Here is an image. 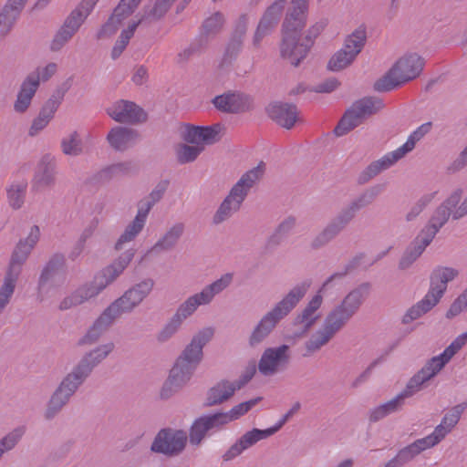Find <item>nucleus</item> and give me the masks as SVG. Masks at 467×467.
<instances>
[{"label": "nucleus", "instance_id": "c9c22d12", "mask_svg": "<svg viewBox=\"0 0 467 467\" xmlns=\"http://www.w3.org/2000/svg\"><path fill=\"white\" fill-rule=\"evenodd\" d=\"M400 159L402 158L400 156L396 150L385 154L382 158L372 161L366 169L360 172L358 178V182L359 184L367 183L381 171L394 165Z\"/></svg>", "mask_w": 467, "mask_h": 467}, {"label": "nucleus", "instance_id": "412c9836", "mask_svg": "<svg viewBox=\"0 0 467 467\" xmlns=\"http://www.w3.org/2000/svg\"><path fill=\"white\" fill-rule=\"evenodd\" d=\"M105 285L96 275L91 282L86 283L77 288L68 296H66L59 304L60 310H67L79 306L97 296L105 289Z\"/></svg>", "mask_w": 467, "mask_h": 467}, {"label": "nucleus", "instance_id": "5701e85b", "mask_svg": "<svg viewBox=\"0 0 467 467\" xmlns=\"http://www.w3.org/2000/svg\"><path fill=\"white\" fill-rule=\"evenodd\" d=\"M433 447L434 444L427 436L418 439L400 449L396 455L388 461L383 467H403L412 462L422 451Z\"/></svg>", "mask_w": 467, "mask_h": 467}, {"label": "nucleus", "instance_id": "7c9ffc66", "mask_svg": "<svg viewBox=\"0 0 467 467\" xmlns=\"http://www.w3.org/2000/svg\"><path fill=\"white\" fill-rule=\"evenodd\" d=\"M27 0H7L0 11V36H7L16 23L26 4Z\"/></svg>", "mask_w": 467, "mask_h": 467}, {"label": "nucleus", "instance_id": "bf43d9fd", "mask_svg": "<svg viewBox=\"0 0 467 467\" xmlns=\"http://www.w3.org/2000/svg\"><path fill=\"white\" fill-rule=\"evenodd\" d=\"M139 26L140 24L137 21H133L127 28L121 31L111 51V57L113 59L118 58L122 54Z\"/></svg>", "mask_w": 467, "mask_h": 467}, {"label": "nucleus", "instance_id": "0e129e2a", "mask_svg": "<svg viewBox=\"0 0 467 467\" xmlns=\"http://www.w3.org/2000/svg\"><path fill=\"white\" fill-rule=\"evenodd\" d=\"M145 223L139 218H134L133 221L128 224L124 233L118 239L115 248L116 250L122 249L124 244L131 242L142 231Z\"/></svg>", "mask_w": 467, "mask_h": 467}, {"label": "nucleus", "instance_id": "f3484780", "mask_svg": "<svg viewBox=\"0 0 467 467\" xmlns=\"http://www.w3.org/2000/svg\"><path fill=\"white\" fill-rule=\"evenodd\" d=\"M213 334L214 331L212 327H205L197 332L179 356L177 361L196 369L202 359V348L211 341Z\"/></svg>", "mask_w": 467, "mask_h": 467}, {"label": "nucleus", "instance_id": "ddd939ff", "mask_svg": "<svg viewBox=\"0 0 467 467\" xmlns=\"http://www.w3.org/2000/svg\"><path fill=\"white\" fill-rule=\"evenodd\" d=\"M285 0H275L264 12L252 36V47L259 49L265 37L270 36L278 25Z\"/></svg>", "mask_w": 467, "mask_h": 467}, {"label": "nucleus", "instance_id": "3c124183", "mask_svg": "<svg viewBox=\"0 0 467 467\" xmlns=\"http://www.w3.org/2000/svg\"><path fill=\"white\" fill-rule=\"evenodd\" d=\"M467 343V332L459 335L444 350L431 359L442 369L452 357Z\"/></svg>", "mask_w": 467, "mask_h": 467}, {"label": "nucleus", "instance_id": "b1692460", "mask_svg": "<svg viewBox=\"0 0 467 467\" xmlns=\"http://www.w3.org/2000/svg\"><path fill=\"white\" fill-rule=\"evenodd\" d=\"M441 370V369L431 359H429L425 365L408 380L400 393L405 399L413 397L423 389L425 384L438 375Z\"/></svg>", "mask_w": 467, "mask_h": 467}, {"label": "nucleus", "instance_id": "603ef678", "mask_svg": "<svg viewBox=\"0 0 467 467\" xmlns=\"http://www.w3.org/2000/svg\"><path fill=\"white\" fill-rule=\"evenodd\" d=\"M296 225V218L293 215L285 217L269 236L267 245L275 247L279 245L288 236Z\"/></svg>", "mask_w": 467, "mask_h": 467}, {"label": "nucleus", "instance_id": "680f3d73", "mask_svg": "<svg viewBox=\"0 0 467 467\" xmlns=\"http://www.w3.org/2000/svg\"><path fill=\"white\" fill-rule=\"evenodd\" d=\"M275 434V430L271 428L265 430L253 429L244 433L240 438V441L244 445L245 451L256 444L258 441L267 439Z\"/></svg>", "mask_w": 467, "mask_h": 467}, {"label": "nucleus", "instance_id": "58836bf2", "mask_svg": "<svg viewBox=\"0 0 467 467\" xmlns=\"http://www.w3.org/2000/svg\"><path fill=\"white\" fill-rule=\"evenodd\" d=\"M174 2L175 0H155L154 3L146 5L142 9L140 18L137 22L141 26H149L160 21Z\"/></svg>", "mask_w": 467, "mask_h": 467}, {"label": "nucleus", "instance_id": "4d7b16f0", "mask_svg": "<svg viewBox=\"0 0 467 467\" xmlns=\"http://www.w3.org/2000/svg\"><path fill=\"white\" fill-rule=\"evenodd\" d=\"M431 127V123L427 122L417 128L409 136L407 141L396 150L400 156L403 158L407 153L410 152L415 148L416 143L430 131Z\"/></svg>", "mask_w": 467, "mask_h": 467}, {"label": "nucleus", "instance_id": "6e6d98bb", "mask_svg": "<svg viewBox=\"0 0 467 467\" xmlns=\"http://www.w3.org/2000/svg\"><path fill=\"white\" fill-rule=\"evenodd\" d=\"M62 152L68 156L77 157L83 153L84 146L79 134L73 131L61 140Z\"/></svg>", "mask_w": 467, "mask_h": 467}, {"label": "nucleus", "instance_id": "864d4df0", "mask_svg": "<svg viewBox=\"0 0 467 467\" xmlns=\"http://www.w3.org/2000/svg\"><path fill=\"white\" fill-rule=\"evenodd\" d=\"M69 401L70 399L55 389L47 403L44 418L47 420H53Z\"/></svg>", "mask_w": 467, "mask_h": 467}, {"label": "nucleus", "instance_id": "4468645a", "mask_svg": "<svg viewBox=\"0 0 467 467\" xmlns=\"http://www.w3.org/2000/svg\"><path fill=\"white\" fill-rule=\"evenodd\" d=\"M281 34L280 56L292 66L297 67L306 57L311 47L305 38L301 39V33L281 32Z\"/></svg>", "mask_w": 467, "mask_h": 467}, {"label": "nucleus", "instance_id": "49530a36", "mask_svg": "<svg viewBox=\"0 0 467 467\" xmlns=\"http://www.w3.org/2000/svg\"><path fill=\"white\" fill-rule=\"evenodd\" d=\"M183 233L184 224L182 223H176L155 243L151 251L161 253L172 250L177 245Z\"/></svg>", "mask_w": 467, "mask_h": 467}, {"label": "nucleus", "instance_id": "8fccbe9b", "mask_svg": "<svg viewBox=\"0 0 467 467\" xmlns=\"http://www.w3.org/2000/svg\"><path fill=\"white\" fill-rule=\"evenodd\" d=\"M209 305L201 292L190 296L185 301L179 305L174 315L182 322L192 317L199 306Z\"/></svg>", "mask_w": 467, "mask_h": 467}, {"label": "nucleus", "instance_id": "f257e3e1", "mask_svg": "<svg viewBox=\"0 0 467 467\" xmlns=\"http://www.w3.org/2000/svg\"><path fill=\"white\" fill-rule=\"evenodd\" d=\"M370 285L363 283L349 291L344 298L335 305L327 314L322 326L305 343L306 353L310 356L327 345L358 312L369 294Z\"/></svg>", "mask_w": 467, "mask_h": 467}, {"label": "nucleus", "instance_id": "774afa93", "mask_svg": "<svg viewBox=\"0 0 467 467\" xmlns=\"http://www.w3.org/2000/svg\"><path fill=\"white\" fill-rule=\"evenodd\" d=\"M203 149V146L199 144H182L177 150V159L180 163L192 162L196 160Z\"/></svg>", "mask_w": 467, "mask_h": 467}, {"label": "nucleus", "instance_id": "ea45409f", "mask_svg": "<svg viewBox=\"0 0 467 467\" xmlns=\"http://www.w3.org/2000/svg\"><path fill=\"white\" fill-rule=\"evenodd\" d=\"M223 127L215 124L211 127H192L188 130L185 140L192 144H213L219 140V134Z\"/></svg>", "mask_w": 467, "mask_h": 467}, {"label": "nucleus", "instance_id": "de8ad7c7", "mask_svg": "<svg viewBox=\"0 0 467 467\" xmlns=\"http://www.w3.org/2000/svg\"><path fill=\"white\" fill-rule=\"evenodd\" d=\"M28 183L26 179L15 180L7 185L6 199L9 206L14 210L20 209L26 200Z\"/></svg>", "mask_w": 467, "mask_h": 467}, {"label": "nucleus", "instance_id": "423d86ee", "mask_svg": "<svg viewBox=\"0 0 467 467\" xmlns=\"http://www.w3.org/2000/svg\"><path fill=\"white\" fill-rule=\"evenodd\" d=\"M424 59L418 54H408L400 57L392 67L374 84L375 90L387 92L398 88L420 76Z\"/></svg>", "mask_w": 467, "mask_h": 467}, {"label": "nucleus", "instance_id": "20e7f679", "mask_svg": "<svg viewBox=\"0 0 467 467\" xmlns=\"http://www.w3.org/2000/svg\"><path fill=\"white\" fill-rule=\"evenodd\" d=\"M265 171V164L261 161L256 167L247 171L241 176L214 213L213 218L214 224L222 223L239 211L250 190L259 182Z\"/></svg>", "mask_w": 467, "mask_h": 467}, {"label": "nucleus", "instance_id": "f8f14e48", "mask_svg": "<svg viewBox=\"0 0 467 467\" xmlns=\"http://www.w3.org/2000/svg\"><path fill=\"white\" fill-rule=\"evenodd\" d=\"M187 439V433L182 430L162 429L154 438L150 450L166 456H176L184 450Z\"/></svg>", "mask_w": 467, "mask_h": 467}, {"label": "nucleus", "instance_id": "c85d7f7f", "mask_svg": "<svg viewBox=\"0 0 467 467\" xmlns=\"http://www.w3.org/2000/svg\"><path fill=\"white\" fill-rule=\"evenodd\" d=\"M214 107L223 112L238 113L248 109L249 98L239 92H226L213 99Z\"/></svg>", "mask_w": 467, "mask_h": 467}, {"label": "nucleus", "instance_id": "e433bc0d", "mask_svg": "<svg viewBox=\"0 0 467 467\" xmlns=\"http://www.w3.org/2000/svg\"><path fill=\"white\" fill-rule=\"evenodd\" d=\"M114 348L113 342L101 344L83 355L77 364L90 376L94 368L106 359Z\"/></svg>", "mask_w": 467, "mask_h": 467}, {"label": "nucleus", "instance_id": "2eb2a0df", "mask_svg": "<svg viewBox=\"0 0 467 467\" xmlns=\"http://www.w3.org/2000/svg\"><path fill=\"white\" fill-rule=\"evenodd\" d=\"M71 78L67 79L42 107L38 116L33 120L29 130V135L35 136L47 127L53 119L55 112L61 104L65 94L71 87Z\"/></svg>", "mask_w": 467, "mask_h": 467}, {"label": "nucleus", "instance_id": "13d9d810", "mask_svg": "<svg viewBox=\"0 0 467 467\" xmlns=\"http://www.w3.org/2000/svg\"><path fill=\"white\" fill-rule=\"evenodd\" d=\"M183 323L184 322L173 314L172 317L164 324L161 329L156 334V340L159 343L168 342L179 332Z\"/></svg>", "mask_w": 467, "mask_h": 467}, {"label": "nucleus", "instance_id": "4c0bfd02", "mask_svg": "<svg viewBox=\"0 0 467 467\" xmlns=\"http://www.w3.org/2000/svg\"><path fill=\"white\" fill-rule=\"evenodd\" d=\"M97 1L98 0H82L65 18L62 26L76 34L93 10Z\"/></svg>", "mask_w": 467, "mask_h": 467}, {"label": "nucleus", "instance_id": "c03bdc74", "mask_svg": "<svg viewBox=\"0 0 467 467\" xmlns=\"http://www.w3.org/2000/svg\"><path fill=\"white\" fill-rule=\"evenodd\" d=\"M36 78V76H27L23 81L14 104V109L16 112L23 113L30 106L32 99L38 88Z\"/></svg>", "mask_w": 467, "mask_h": 467}, {"label": "nucleus", "instance_id": "5fc2aeb1", "mask_svg": "<svg viewBox=\"0 0 467 467\" xmlns=\"http://www.w3.org/2000/svg\"><path fill=\"white\" fill-rule=\"evenodd\" d=\"M261 398L252 399L248 401L242 402L233 407L228 412H218L223 425L225 426L229 422L239 419L241 416L248 412L254 406H255Z\"/></svg>", "mask_w": 467, "mask_h": 467}, {"label": "nucleus", "instance_id": "cd10ccee", "mask_svg": "<svg viewBox=\"0 0 467 467\" xmlns=\"http://www.w3.org/2000/svg\"><path fill=\"white\" fill-rule=\"evenodd\" d=\"M266 111L271 119L287 130L299 120L297 108L294 104L275 102L266 108Z\"/></svg>", "mask_w": 467, "mask_h": 467}, {"label": "nucleus", "instance_id": "a211bd4d", "mask_svg": "<svg viewBox=\"0 0 467 467\" xmlns=\"http://www.w3.org/2000/svg\"><path fill=\"white\" fill-rule=\"evenodd\" d=\"M107 113L119 123L138 124L147 120V113L136 103L119 99L107 109Z\"/></svg>", "mask_w": 467, "mask_h": 467}, {"label": "nucleus", "instance_id": "c756f323", "mask_svg": "<svg viewBox=\"0 0 467 467\" xmlns=\"http://www.w3.org/2000/svg\"><path fill=\"white\" fill-rule=\"evenodd\" d=\"M381 188L377 185L364 191L357 199L352 201L337 213L348 224L356 217L357 213L370 205L380 193Z\"/></svg>", "mask_w": 467, "mask_h": 467}, {"label": "nucleus", "instance_id": "a878e982", "mask_svg": "<svg viewBox=\"0 0 467 467\" xmlns=\"http://www.w3.org/2000/svg\"><path fill=\"white\" fill-rule=\"evenodd\" d=\"M466 407V403H461L453 406L447 413H445L441 423L435 427L433 431L427 435L434 446L439 444L458 424Z\"/></svg>", "mask_w": 467, "mask_h": 467}, {"label": "nucleus", "instance_id": "a18cd8bd", "mask_svg": "<svg viewBox=\"0 0 467 467\" xmlns=\"http://www.w3.org/2000/svg\"><path fill=\"white\" fill-rule=\"evenodd\" d=\"M224 23V16L222 13H213L202 22L198 39L207 46L208 42L222 31Z\"/></svg>", "mask_w": 467, "mask_h": 467}, {"label": "nucleus", "instance_id": "2f4dec72", "mask_svg": "<svg viewBox=\"0 0 467 467\" xmlns=\"http://www.w3.org/2000/svg\"><path fill=\"white\" fill-rule=\"evenodd\" d=\"M88 377L89 375L79 365L76 364L63 377L55 389L71 400Z\"/></svg>", "mask_w": 467, "mask_h": 467}, {"label": "nucleus", "instance_id": "aec40b11", "mask_svg": "<svg viewBox=\"0 0 467 467\" xmlns=\"http://www.w3.org/2000/svg\"><path fill=\"white\" fill-rule=\"evenodd\" d=\"M323 304L322 293L319 291L309 300L306 306L295 317L293 324L298 327L296 337L306 334L320 318V309Z\"/></svg>", "mask_w": 467, "mask_h": 467}, {"label": "nucleus", "instance_id": "4be33fe9", "mask_svg": "<svg viewBox=\"0 0 467 467\" xmlns=\"http://www.w3.org/2000/svg\"><path fill=\"white\" fill-rule=\"evenodd\" d=\"M308 0H292L282 24L281 32L302 33L306 26Z\"/></svg>", "mask_w": 467, "mask_h": 467}, {"label": "nucleus", "instance_id": "dca6fc26", "mask_svg": "<svg viewBox=\"0 0 467 467\" xmlns=\"http://www.w3.org/2000/svg\"><path fill=\"white\" fill-rule=\"evenodd\" d=\"M40 230L37 225H33L26 239H21L16 245L7 269L8 274L19 277L22 268L32 250L39 241Z\"/></svg>", "mask_w": 467, "mask_h": 467}, {"label": "nucleus", "instance_id": "09e8293b", "mask_svg": "<svg viewBox=\"0 0 467 467\" xmlns=\"http://www.w3.org/2000/svg\"><path fill=\"white\" fill-rule=\"evenodd\" d=\"M234 281V274L226 273L221 275L213 283L205 285L200 292L202 296L205 298L208 304H211L215 296L221 294L228 288Z\"/></svg>", "mask_w": 467, "mask_h": 467}, {"label": "nucleus", "instance_id": "393cba45", "mask_svg": "<svg viewBox=\"0 0 467 467\" xmlns=\"http://www.w3.org/2000/svg\"><path fill=\"white\" fill-rule=\"evenodd\" d=\"M56 182V163L54 158L50 155H45L38 162L34 177L32 179L31 189L34 192H40L50 188Z\"/></svg>", "mask_w": 467, "mask_h": 467}, {"label": "nucleus", "instance_id": "6e6552de", "mask_svg": "<svg viewBox=\"0 0 467 467\" xmlns=\"http://www.w3.org/2000/svg\"><path fill=\"white\" fill-rule=\"evenodd\" d=\"M383 108L381 99L377 98H363L351 106L335 128V134L338 137L348 133L360 125L365 119L377 113Z\"/></svg>", "mask_w": 467, "mask_h": 467}, {"label": "nucleus", "instance_id": "69168bd1", "mask_svg": "<svg viewBox=\"0 0 467 467\" xmlns=\"http://www.w3.org/2000/svg\"><path fill=\"white\" fill-rule=\"evenodd\" d=\"M435 195L436 192L426 193L413 203L405 214L406 222L410 223L415 221L423 210L432 202Z\"/></svg>", "mask_w": 467, "mask_h": 467}, {"label": "nucleus", "instance_id": "a19ab883", "mask_svg": "<svg viewBox=\"0 0 467 467\" xmlns=\"http://www.w3.org/2000/svg\"><path fill=\"white\" fill-rule=\"evenodd\" d=\"M139 139L137 130L126 127H115L107 136L109 145L116 150H125Z\"/></svg>", "mask_w": 467, "mask_h": 467}, {"label": "nucleus", "instance_id": "f704fd0d", "mask_svg": "<svg viewBox=\"0 0 467 467\" xmlns=\"http://www.w3.org/2000/svg\"><path fill=\"white\" fill-rule=\"evenodd\" d=\"M431 240L423 235L420 232L410 243L405 249L399 262V268L406 270L410 268L423 254L425 249L431 244Z\"/></svg>", "mask_w": 467, "mask_h": 467}, {"label": "nucleus", "instance_id": "79ce46f5", "mask_svg": "<svg viewBox=\"0 0 467 467\" xmlns=\"http://www.w3.org/2000/svg\"><path fill=\"white\" fill-rule=\"evenodd\" d=\"M236 390L232 381L221 380L208 389L204 405H220L233 397Z\"/></svg>", "mask_w": 467, "mask_h": 467}, {"label": "nucleus", "instance_id": "f03ea898", "mask_svg": "<svg viewBox=\"0 0 467 467\" xmlns=\"http://www.w3.org/2000/svg\"><path fill=\"white\" fill-rule=\"evenodd\" d=\"M310 285L311 282L307 280L296 285L271 310L266 312L251 332L248 339L249 346L255 348L262 344L278 323L287 317L304 298Z\"/></svg>", "mask_w": 467, "mask_h": 467}, {"label": "nucleus", "instance_id": "1a4fd4ad", "mask_svg": "<svg viewBox=\"0 0 467 467\" xmlns=\"http://www.w3.org/2000/svg\"><path fill=\"white\" fill-rule=\"evenodd\" d=\"M367 40L365 28L358 27L348 35L343 47L337 51L328 60L327 69L337 72L349 67L363 49Z\"/></svg>", "mask_w": 467, "mask_h": 467}, {"label": "nucleus", "instance_id": "0eeeda50", "mask_svg": "<svg viewBox=\"0 0 467 467\" xmlns=\"http://www.w3.org/2000/svg\"><path fill=\"white\" fill-rule=\"evenodd\" d=\"M67 280L66 257L61 253L52 254L43 265L37 279V298L42 302L49 294L64 285Z\"/></svg>", "mask_w": 467, "mask_h": 467}, {"label": "nucleus", "instance_id": "37998d69", "mask_svg": "<svg viewBox=\"0 0 467 467\" xmlns=\"http://www.w3.org/2000/svg\"><path fill=\"white\" fill-rule=\"evenodd\" d=\"M406 399L400 392L394 398L384 402L373 409L368 412V420L370 422H377L386 418L387 416L400 411L405 405Z\"/></svg>", "mask_w": 467, "mask_h": 467}, {"label": "nucleus", "instance_id": "9b49d317", "mask_svg": "<svg viewBox=\"0 0 467 467\" xmlns=\"http://www.w3.org/2000/svg\"><path fill=\"white\" fill-rule=\"evenodd\" d=\"M292 354L288 345L266 348L258 361L257 369L264 377H273L285 371L291 363Z\"/></svg>", "mask_w": 467, "mask_h": 467}, {"label": "nucleus", "instance_id": "6ab92c4d", "mask_svg": "<svg viewBox=\"0 0 467 467\" xmlns=\"http://www.w3.org/2000/svg\"><path fill=\"white\" fill-rule=\"evenodd\" d=\"M224 427L218 413L208 414L196 419L189 430V441L192 446H200L204 439Z\"/></svg>", "mask_w": 467, "mask_h": 467}, {"label": "nucleus", "instance_id": "7ed1b4c3", "mask_svg": "<svg viewBox=\"0 0 467 467\" xmlns=\"http://www.w3.org/2000/svg\"><path fill=\"white\" fill-rule=\"evenodd\" d=\"M459 271L453 267L437 266L430 276V288L424 297L410 306L403 315L401 322L408 325L421 317L438 305L447 290L448 284L453 281Z\"/></svg>", "mask_w": 467, "mask_h": 467}, {"label": "nucleus", "instance_id": "39448f33", "mask_svg": "<svg viewBox=\"0 0 467 467\" xmlns=\"http://www.w3.org/2000/svg\"><path fill=\"white\" fill-rule=\"evenodd\" d=\"M463 190L454 189L451 194L434 210L426 225L420 231L433 241L439 231L448 223L450 217L458 221L467 215V195L461 202Z\"/></svg>", "mask_w": 467, "mask_h": 467}, {"label": "nucleus", "instance_id": "052dcab7", "mask_svg": "<svg viewBox=\"0 0 467 467\" xmlns=\"http://www.w3.org/2000/svg\"><path fill=\"white\" fill-rule=\"evenodd\" d=\"M133 169L131 162H119L100 170L97 177L100 182H108L112 178L129 173Z\"/></svg>", "mask_w": 467, "mask_h": 467}, {"label": "nucleus", "instance_id": "bb28decb", "mask_svg": "<svg viewBox=\"0 0 467 467\" xmlns=\"http://www.w3.org/2000/svg\"><path fill=\"white\" fill-rule=\"evenodd\" d=\"M116 319L117 317L107 307L89 327L85 335L78 339V345L80 347L94 345L109 330Z\"/></svg>", "mask_w": 467, "mask_h": 467}, {"label": "nucleus", "instance_id": "9d476101", "mask_svg": "<svg viewBox=\"0 0 467 467\" xmlns=\"http://www.w3.org/2000/svg\"><path fill=\"white\" fill-rule=\"evenodd\" d=\"M154 286L151 278H146L128 289L120 297L113 301L109 310L119 318L123 314L131 313L150 295Z\"/></svg>", "mask_w": 467, "mask_h": 467}, {"label": "nucleus", "instance_id": "e2e57ef3", "mask_svg": "<svg viewBox=\"0 0 467 467\" xmlns=\"http://www.w3.org/2000/svg\"><path fill=\"white\" fill-rule=\"evenodd\" d=\"M194 371V368L176 360L170 371L169 378L183 388L190 381Z\"/></svg>", "mask_w": 467, "mask_h": 467}, {"label": "nucleus", "instance_id": "72a5a7b5", "mask_svg": "<svg viewBox=\"0 0 467 467\" xmlns=\"http://www.w3.org/2000/svg\"><path fill=\"white\" fill-rule=\"evenodd\" d=\"M135 255L134 249H129L122 253L111 265L105 267L97 276L105 285V287L112 284L127 268Z\"/></svg>", "mask_w": 467, "mask_h": 467}, {"label": "nucleus", "instance_id": "473e14b6", "mask_svg": "<svg viewBox=\"0 0 467 467\" xmlns=\"http://www.w3.org/2000/svg\"><path fill=\"white\" fill-rule=\"evenodd\" d=\"M348 224L337 214L327 225L319 232L311 241L310 247L313 250H318L327 245L341 232H343Z\"/></svg>", "mask_w": 467, "mask_h": 467}, {"label": "nucleus", "instance_id": "338daca9", "mask_svg": "<svg viewBox=\"0 0 467 467\" xmlns=\"http://www.w3.org/2000/svg\"><path fill=\"white\" fill-rule=\"evenodd\" d=\"M18 277L6 273L4 284L0 289V313L3 312L14 294Z\"/></svg>", "mask_w": 467, "mask_h": 467}]
</instances>
